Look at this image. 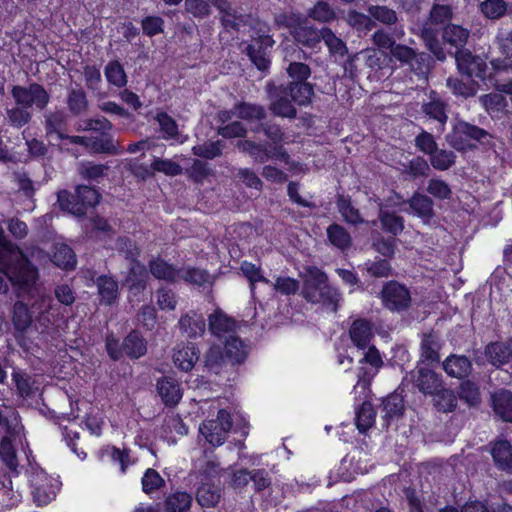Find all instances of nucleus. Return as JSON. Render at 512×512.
<instances>
[{
    "instance_id": "obj_1",
    "label": "nucleus",
    "mask_w": 512,
    "mask_h": 512,
    "mask_svg": "<svg viewBox=\"0 0 512 512\" xmlns=\"http://www.w3.org/2000/svg\"><path fill=\"white\" fill-rule=\"evenodd\" d=\"M0 271L21 289H28L37 279V269L23 251L9 241L0 228Z\"/></svg>"
},
{
    "instance_id": "obj_2",
    "label": "nucleus",
    "mask_w": 512,
    "mask_h": 512,
    "mask_svg": "<svg viewBox=\"0 0 512 512\" xmlns=\"http://www.w3.org/2000/svg\"><path fill=\"white\" fill-rule=\"evenodd\" d=\"M301 295L308 302L322 304L333 312L337 311L342 299L340 292L329 284L327 275L314 266L305 270Z\"/></svg>"
},
{
    "instance_id": "obj_3",
    "label": "nucleus",
    "mask_w": 512,
    "mask_h": 512,
    "mask_svg": "<svg viewBox=\"0 0 512 512\" xmlns=\"http://www.w3.org/2000/svg\"><path fill=\"white\" fill-rule=\"evenodd\" d=\"M282 17L285 26L289 28L290 34L298 44L313 49L321 42L322 29L318 30L310 25L307 19L294 14Z\"/></svg>"
},
{
    "instance_id": "obj_4",
    "label": "nucleus",
    "mask_w": 512,
    "mask_h": 512,
    "mask_svg": "<svg viewBox=\"0 0 512 512\" xmlns=\"http://www.w3.org/2000/svg\"><path fill=\"white\" fill-rule=\"evenodd\" d=\"M30 482L33 502L39 507L54 501L60 490L59 481L42 470L33 472Z\"/></svg>"
},
{
    "instance_id": "obj_5",
    "label": "nucleus",
    "mask_w": 512,
    "mask_h": 512,
    "mask_svg": "<svg viewBox=\"0 0 512 512\" xmlns=\"http://www.w3.org/2000/svg\"><path fill=\"white\" fill-rule=\"evenodd\" d=\"M383 306L392 312H403L410 308L412 297L409 289L397 281L386 282L380 292Z\"/></svg>"
},
{
    "instance_id": "obj_6",
    "label": "nucleus",
    "mask_w": 512,
    "mask_h": 512,
    "mask_svg": "<svg viewBox=\"0 0 512 512\" xmlns=\"http://www.w3.org/2000/svg\"><path fill=\"white\" fill-rule=\"evenodd\" d=\"M11 94L17 105H23L28 109L35 106L41 111L50 101L49 93L38 83H31L28 86L14 85Z\"/></svg>"
},
{
    "instance_id": "obj_7",
    "label": "nucleus",
    "mask_w": 512,
    "mask_h": 512,
    "mask_svg": "<svg viewBox=\"0 0 512 512\" xmlns=\"http://www.w3.org/2000/svg\"><path fill=\"white\" fill-rule=\"evenodd\" d=\"M231 427L230 414L225 409H220L216 419L204 421L200 425L199 431L211 445L220 446L225 442Z\"/></svg>"
},
{
    "instance_id": "obj_8",
    "label": "nucleus",
    "mask_w": 512,
    "mask_h": 512,
    "mask_svg": "<svg viewBox=\"0 0 512 512\" xmlns=\"http://www.w3.org/2000/svg\"><path fill=\"white\" fill-rule=\"evenodd\" d=\"M266 92L270 102L269 110L273 115L290 119L296 117L297 110L289 99V91L285 88V85L268 83L266 85Z\"/></svg>"
},
{
    "instance_id": "obj_9",
    "label": "nucleus",
    "mask_w": 512,
    "mask_h": 512,
    "mask_svg": "<svg viewBox=\"0 0 512 512\" xmlns=\"http://www.w3.org/2000/svg\"><path fill=\"white\" fill-rule=\"evenodd\" d=\"M220 13V22L225 30L239 31L242 26L252 25L254 22L250 14L232 6L227 0H209Z\"/></svg>"
},
{
    "instance_id": "obj_10",
    "label": "nucleus",
    "mask_w": 512,
    "mask_h": 512,
    "mask_svg": "<svg viewBox=\"0 0 512 512\" xmlns=\"http://www.w3.org/2000/svg\"><path fill=\"white\" fill-rule=\"evenodd\" d=\"M393 58L406 65L419 77H424L429 70V56L425 53H417L411 47L396 44L390 51Z\"/></svg>"
},
{
    "instance_id": "obj_11",
    "label": "nucleus",
    "mask_w": 512,
    "mask_h": 512,
    "mask_svg": "<svg viewBox=\"0 0 512 512\" xmlns=\"http://www.w3.org/2000/svg\"><path fill=\"white\" fill-rule=\"evenodd\" d=\"M407 378L424 395H433L444 385L441 374L419 365L409 373Z\"/></svg>"
},
{
    "instance_id": "obj_12",
    "label": "nucleus",
    "mask_w": 512,
    "mask_h": 512,
    "mask_svg": "<svg viewBox=\"0 0 512 512\" xmlns=\"http://www.w3.org/2000/svg\"><path fill=\"white\" fill-rule=\"evenodd\" d=\"M266 32L265 25H263V27L261 26L256 32L257 37L254 38V43L247 46L249 58L261 71L267 70L270 65V60L266 56L265 49L271 48L275 43L273 38Z\"/></svg>"
},
{
    "instance_id": "obj_13",
    "label": "nucleus",
    "mask_w": 512,
    "mask_h": 512,
    "mask_svg": "<svg viewBox=\"0 0 512 512\" xmlns=\"http://www.w3.org/2000/svg\"><path fill=\"white\" fill-rule=\"evenodd\" d=\"M455 61L460 73L468 77L483 78L485 74L486 64L479 56H474L468 50H457L455 53Z\"/></svg>"
},
{
    "instance_id": "obj_14",
    "label": "nucleus",
    "mask_w": 512,
    "mask_h": 512,
    "mask_svg": "<svg viewBox=\"0 0 512 512\" xmlns=\"http://www.w3.org/2000/svg\"><path fill=\"white\" fill-rule=\"evenodd\" d=\"M307 58L308 54L301 49H294L290 55L286 54L285 61L289 62L286 72L293 81L307 82L306 80L311 76V68L300 61Z\"/></svg>"
},
{
    "instance_id": "obj_15",
    "label": "nucleus",
    "mask_w": 512,
    "mask_h": 512,
    "mask_svg": "<svg viewBox=\"0 0 512 512\" xmlns=\"http://www.w3.org/2000/svg\"><path fill=\"white\" fill-rule=\"evenodd\" d=\"M32 312L37 313L36 320L43 327H48L59 315V306L49 295L40 296L32 304Z\"/></svg>"
},
{
    "instance_id": "obj_16",
    "label": "nucleus",
    "mask_w": 512,
    "mask_h": 512,
    "mask_svg": "<svg viewBox=\"0 0 512 512\" xmlns=\"http://www.w3.org/2000/svg\"><path fill=\"white\" fill-rule=\"evenodd\" d=\"M349 336L352 343L358 348L365 350L374 337V326L367 319H356L349 329Z\"/></svg>"
},
{
    "instance_id": "obj_17",
    "label": "nucleus",
    "mask_w": 512,
    "mask_h": 512,
    "mask_svg": "<svg viewBox=\"0 0 512 512\" xmlns=\"http://www.w3.org/2000/svg\"><path fill=\"white\" fill-rule=\"evenodd\" d=\"M178 327L183 335L188 338L201 337L206 329V323L202 314L194 310L181 315Z\"/></svg>"
},
{
    "instance_id": "obj_18",
    "label": "nucleus",
    "mask_w": 512,
    "mask_h": 512,
    "mask_svg": "<svg viewBox=\"0 0 512 512\" xmlns=\"http://www.w3.org/2000/svg\"><path fill=\"white\" fill-rule=\"evenodd\" d=\"M157 392L166 406H175L182 398L180 383L173 377L164 376L157 381Z\"/></svg>"
},
{
    "instance_id": "obj_19",
    "label": "nucleus",
    "mask_w": 512,
    "mask_h": 512,
    "mask_svg": "<svg viewBox=\"0 0 512 512\" xmlns=\"http://www.w3.org/2000/svg\"><path fill=\"white\" fill-rule=\"evenodd\" d=\"M443 370L452 378L463 379L470 375L472 363L464 355L451 354L442 363Z\"/></svg>"
},
{
    "instance_id": "obj_20",
    "label": "nucleus",
    "mask_w": 512,
    "mask_h": 512,
    "mask_svg": "<svg viewBox=\"0 0 512 512\" xmlns=\"http://www.w3.org/2000/svg\"><path fill=\"white\" fill-rule=\"evenodd\" d=\"M208 322L209 331L218 338L227 339L236 329L235 320L221 310H216L214 313L210 314Z\"/></svg>"
},
{
    "instance_id": "obj_21",
    "label": "nucleus",
    "mask_w": 512,
    "mask_h": 512,
    "mask_svg": "<svg viewBox=\"0 0 512 512\" xmlns=\"http://www.w3.org/2000/svg\"><path fill=\"white\" fill-rule=\"evenodd\" d=\"M491 455L498 469L512 473V446L508 441H496L491 448Z\"/></svg>"
},
{
    "instance_id": "obj_22",
    "label": "nucleus",
    "mask_w": 512,
    "mask_h": 512,
    "mask_svg": "<svg viewBox=\"0 0 512 512\" xmlns=\"http://www.w3.org/2000/svg\"><path fill=\"white\" fill-rule=\"evenodd\" d=\"M441 343L439 337L434 333L424 334L420 346V361L422 363H439Z\"/></svg>"
},
{
    "instance_id": "obj_23",
    "label": "nucleus",
    "mask_w": 512,
    "mask_h": 512,
    "mask_svg": "<svg viewBox=\"0 0 512 512\" xmlns=\"http://www.w3.org/2000/svg\"><path fill=\"white\" fill-rule=\"evenodd\" d=\"M489 362L497 367L512 361L509 340L507 342H492L485 348Z\"/></svg>"
},
{
    "instance_id": "obj_24",
    "label": "nucleus",
    "mask_w": 512,
    "mask_h": 512,
    "mask_svg": "<svg viewBox=\"0 0 512 512\" xmlns=\"http://www.w3.org/2000/svg\"><path fill=\"white\" fill-rule=\"evenodd\" d=\"M378 219L382 229L394 236L401 234L404 230V218L396 212L384 209L382 203H379Z\"/></svg>"
},
{
    "instance_id": "obj_25",
    "label": "nucleus",
    "mask_w": 512,
    "mask_h": 512,
    "mask_svg": "<svg viewBox=\"0 0 512 512\" xmlns=\"http://www.w3.org/2000/svg\"><path fill=\"white\" fill-rule=\"evenodd\" d=\"M285 88L289 91V95L296 104L305 106L310 104L314 95V87L311 83L303 81H291Z\"/></svg>"
},
{
    "instance_id": "obj_26",
    "label": "nucleus",
    "mask_w": 512,
    "mask_h": 512,
    "mask_svg": "<svg viewBox=\"0 0 512 512\" xmlns=\"http://www.w3.org/2000/svg\"><path fill=\"white\" fill-rule=\"evenodd\" d=\"M408 204L413 214L424 220H429L434 216V202L425 194L414 193L408 200Z\"/></svg>"
},
{
    "instance_id": "obj_27",
    "label": "nucleus",
    "mask_w": 512,
    "mask_h": 512,
    "mask_svg": "<svg viewBox=\"0 0 512 512\" xmlns=\"http://www.w3.org/2000/svg\"><path fill=\"white\" fill-rule=\"evenodd\" d=\"M147 278L148 273L146 267L136 260L130 263L124 285H126L130 290L139 292L144 290L146 287Z\"/></svg>"
},
{
    "instance_id": "obj_28",
    "label": "nucleus",
    "mask_w": 512,
    "mask_h": 512,
    "mask_svg": "<svg viewBox=\"0 0 512 512\" xmlns=\"http://www.w3.org/2000/svg\"><path fill=\"white\" fill-rule=\"evenodd\" d=\"M199 350L194 344H188L178 348L173 355L174 363L182 371H190L199 359Z\"/></svg>"
},
{
    "instance_id": "obj_29",
    "label": "nucleus",
    "mask_w": 512,
    "mask_h": 512,
    "mask_svg": "<svg viewBox=\"0 0 512 512\" xmlns=\"http://www.w3.org/2000/svg\"><path fill=\"white\" fill-rule=\"evenodd\" d=\"M67 125V115L62 110L49 111L44 114V127L48 136L63 137Z\"/></svg>"
},
{
    "instance_id": "obj_30",
    "label": "nucleus",
    "mask_w": 512,
    "mask_h": 512,
    "mask_svg": "<svg viewBox=\"0 0 512 512\" xmlns=\"http://www.w3.org/2000/svg\"><path fill=\"white\" fill-rule=\"evenodd\" d=\"M122 347L128 357L135 359L142 357L147 351L146 341L137 331H132L125 337Z\"/></svg>"
},
{
    "instance_id": "obj_31",
    "label": "nucleus",
    "mask_w": 512,
    "mask_h": 512,
    "mask_svg": "<svg viewBox=\"0 0 512 512\" xmlns=\"http://www.w3.org/2000/svg\"><path fill=\"white\" fill-rule=\"evenodd\" d=\"M493 409L504 421L512 422V393L500 390L492 396Z\"/></svg>"
},
{
    "instance_id": "obj_32",
    "label": "nucleus",
    "mask_w": 512,
    "mask_h": 512,
    "mask_svg": "<svg viewBox=\"0 0 512 512\" xmlns=\"http://www.w3.org/2000/svg\"><path fill=\"white\" fill-rule=\"evenodd\" d=\"M221 498L220 488L210 484L202 483L196 491V501L203 508L215 507Z\"/></svg>"
},
{
    "instance_id": "obj_33",
    "label": "nucleus",
    "mask_w": 512,
    "mask_h": 512,
    "mask_svg": "<svg viewBox=\"0 0 512 512\" xmlns=\"http://www.w3.org/2000/svg\"><path fill=\"white\" fill-rule=\"evenodd\" d=\"M191 494L184 491H175L164 500L165 512H187L192 504Z\"/></svg>"
},
{
    "instance_id": "obj_34",
    "label": "nucleus",
    "mask_w": 512,
    "mask_h": 512,
    "mask_svg": "<svg viewBox=\"0 0 512 512\" xmlns=\"http://www.w3.org/2000/svg\"><path fill=\"white\" fill-rule=\"evenodd\" d=\"M382 412L385 425L388 426L390 420L398 418L404 411V400L397 393L390 394L382 401Z\"/></svg>"
},
{
    "instance_id": "obj_35",
    "label": "nucleus",
    "mask_w": 512,
    "mask_h": 512,
    "mask_svg": "<svg viewBox=\"0 0 512 512\" xmlns=\"http://www.w3.org/2000/svg\"><path fill=\"white\" fill-rule=\"evenodd\" d=\"M224 351L225 357L233 364L242 363L248 355L247 346L240 338L233 335L226 339Z\"/></svg>"
},
{
    "instance_id": "obj_36",
    "label": "nucleus",
    "mask_w": 512,
    "mask_h": 512,
    "mask_svg": "<svg viewBox=\"0 0 512 512\" xmlns=\"http://www.w3.org/2000/svg\"><path fill=\"white\" fill-rule=\"evenodd\" d=\"M470 32L460 25L449 24L444 28L443 39L446 43L456 47L458 50L466 45Z\"/></svg>"
},
{
    "instance_id": "obj_37",
    "label": "nucleus",
    "mask_w": 512,
    "mask_h": 512,
    "mask_svg": "<svg viewBox=\"0 0 512 512\" xmlns=\"http://www.w3.org/2000/svg\"><path fill=\"white\" fill-rule=\"evenodd\" d=\"M66 103L69 111L74 116L81 115L88 110L87 95L80 87L69 89Z\"/></svg>"
},
{
    "instance_id": "obj_38",
    "label": "nucleus",
    "mask_w": 512,
    "mask_h": 512,
    "mask_svg": "<svg viewBox=\"0 0 512 512\" xmlns=\"http://www.w3.org/2000/svg\"><path fill=\"white\" fill-rule=\"evenodd\" d=\"M236 116L247 121H261L266 117V110L262 105L239 102L235 104Z\"/></svg>"
},
{
    "instance_id": "obj_39",
    "label": "nucleus",
    "mask_w": 512,
    "mask_h": 512,
    "mask_svg": "<svg viewBox=\"0 0 512 512\" xmlns=\"http://www.w3.org/2000/svg\"><path fill=\"white\" fill-rule=\"evenodd\" d=\"M52 261L56 266L63 269H73L76 265L73 250L64 243H56L54 245Z\"/></svg>"
},
{
    "instance_id": "obj_40",
    "label": "nucleus",
    "mask_w": 512,
    "mask_h": 512,
    "mask_svg": "<svg viewBox=\"0 0 512 512\" xmlns=\"http://www.w3.org/2000/svg\"><path fill=\"white\" fill-rule=\"evenodd\" d=\"M432 396H434V405L438 411L449 413L457 407L458 399L455 392L450 388H445L444 385Z\"/></svg>"
},
{
    "instance_id": "obj_41",
    "label": "nucleus",
    "mask_w": 512,
    "mask_h": 512,
    "mask_svg": "<svg viewBox=\"0 0 512 512\" xmlns=\"http://www.w3.org/2000/svg\"><path fill=\"white\" fill-rule=\"evenodd\" d=\"M150 273L159 280L176 282L178 269L168 264L163 259L157 258L149 262Z\"/></svg>"
},
{
    "instance_id": "obj_42",
    "label": "nucleus",
    "mask_w": 512,
    "mask_h": 512,
    "mask_svg": "<svg viewBox=\"0 0 512 512\" xmlns=\"http://www.w3.org/2000/svg\"><path fill=\"white\" fill-rule=\"evenodd\" d=\"M96 153H104L110 155H118L122 153L118 141H115L110 134H103L101 137L92 139L89 146Z\"/></svg>"
},
{
    "instance_id": "obj_43",
    "label": "nucleus",
    "mask_w": 512,
    "mask_h": 512,
    "mask_svg": "<svg viewBox=\"0 0 512 512\" xmlns=\"http://www.w3.org/2000/svg\"><path fill=\"white\" fill-rule=\"evenodd\" d=\"M307 16L319 23H330L337 18V13L329 3L318 1L308 10Z\"/></svg>"
},
{
    "instance_id": "obj_44",
    "label": "nucleus",
    "mask_w": 512,
    "mask_h": 512,
    "mask_svg": "<svg viewBox=\"0 0 512 512\" xmlns=\"http://www.w3.org/2000/svg\"><path fill=\"white\" fill-rule=\"evenodd\" d=\"M99 295L106 304H111L118 295V283L112 277L100 276L96 281Z\"/></svg>"
},
{
    "instance_id": "obj_45",
    "label": "nucleus",
    "mask_w": 512,
    "mask_h": 512,
    "mask_svg": "<svg viewBox=\"0 0 512 512\" xmlns=\"http://www.w3.org/2000/svg\"><path fill=\"white\" fill-rule=\"evenodd\" d=\"M327 237L332 245L341 250L349 248L352 244L350 234L339 224H331L327 228Z\"/></svg>"
},
{
    "instance_id": "obj_46",
    "label": "nucleus",
    "mask_w": 512,
    "mask_h": 512,
    "mask_svg": "<svg viewBox=\"0 0 512 512\" xmlns=\"http://www.w3.org/2000/svg\"><path fill=\"white\" fill-rule=\"evenodd\" d=\"M12 321L15 329L19 332H25L30 327L32 315L26 304L21 301L14 304Z\"/></svg>"
},
{
    "instance_id": "obj_47",
    "label": "nucleus",
    "mask_w": 512,
    "mask_h": 512,
    "mask_svg": "<svg viewBox=\"0 0 512 512\" xmlns=\"http://www.w3.org/2000/svg\"><path fill=\"white\" fill-rule=\"evenodd\" d=\"M76 197L79 201V205L84 210V215L90 207H94L99 203L100 193L95 188L86 185H79L75 189Z\"/></svg>"
},
{
    "instance_id": "obj_48",
    "label": "nucleus",
    "mask_w": 512,
    "mask_h": 512,
    "mask_svg": "<svg viewBox=\"0 0 512 512\" xmlns=\"http://www.w3.org/2000/svg\"><path fill=\"white\" fill-rule=\"evenodd\" d=\"M57 202L62 210L74 216L81 217L84 215V210L81 208V205H79L75 193L72 194L67 190L59 191L57 194Z\"/></svg>"
},
{
    "instance_id": "obj_49",
    "label": "nucleus",
    "mask_w": 512,
    "mask_h": 512,
    "mask_svg": "<svg viewBox=\"0 0 512 512\" xmlns=\"http://www.w3.org/2000/svg\"><path fill=\"white\" fill-rule=\"evenodd\" d=\"M0 457L6 467L13 473L17 472L18 460L12 440L8 436H4L0 443Z\"/></svg>"
},
{
    "instance_id": "obj_50",
    "label": "nucleus",
    "mask_w": 512,
    "mask_h": 512,
    "mask_svg": "<svg viewBox=\"0 0 512 512\" xmlns=\"http://www.w3.org/2000/svg\"><path fill=\"white\" fill-rule=\"evenodd\" d=\"M481 13L488 19L501 18L508 11V4L504 0H484L480 3Z\"/></svg>"
},
{
    "instance_id": "obj_51",
    "label": "nucleus",
    "mask_w": 512,
    "mask_h": 512,
    "mask_svg": "<svg viewBox=\"0 0 512 512\" xmlns=\"http://www.w3.org/2000/svg\"><path fill=\"white\" fill-rule=\"evenodd\" d=\"M356 426L361 433L372 427L375 421V411L371 403L364 401L356 411Z\"/></svg>"
},
{
    "instance_id": "obj_52",
    "label": "nucleus",
    "mask_w": 512,
    "mask_h": 512,
    "mask_svg": "<svg viewBox=\"0 0 512 512\" xmlns=\"http://www.w3.org/2000/svg\"><path fill=\"white\" fill-rule=\"evenodd\" d=\"M6 117L12 127L21 128L31 121L32 114L25 106L16 104V106L6 109Z\"/></svg>"
},
{
    "instance_id": "obj_53",
    "label": "nucleus",
    "mask_w": 512,
    "mask_h": 512,
    "mask_svg": "<svg viewBox=\"0 0 512 512\" xmlns=\"http://www.w3.org/2000/svg\"><path fill=\"white\" fill-rule=\"evenodd\" d=\"M12 380L15 383L17 393L23 398L31 397L34 393V380L30 375L21 370H14Z\"/></svg>"
},
{
    "instance_id": "obj_54",
    "label": "nucleus",
    "mask_w": 512,
    "mask_h": 512,
    "mask_svg": "<svg viewBox=\"0 0 512 512\" xmlns=\"http://www.w3.org/2000/svg\"><path fill=\"white\" fill-rule=\"evenodd\" d=\"M321 40L324 41L325 45L328 47L331 55L335 57H344L347 54L346 44L337 37L331 29L323 28L322 29V37Z\"/></svg>"
},
{
    "instance_id": "obj_55",
    "label": "nucleus",
    "mask_w": 512,
    "mask_h": 512,
    "mask_svg": "<svg viewBox=\"0 0 512 512\" xmlns=\"http://www.w3.org/2000/svg\"><path fill=\"white\" fill-rule=\"evenodd\" d=\"M109 166L106 164H96L93 162H83L79 164L78 172L83 179L90 181H99L106 176Z\"/></svg>"
},
{
    "instance_id": "obj_56",
    "label": "nucleus",
    "mask_w": 512,
    "mask_h": 512,
    "mask_svg": "<svg viewBox=\"0 0 512 512\" xmlns=\"http://www.w3.org/2000/svg\"><path fill=\"white\" fill-rule=\"evenodd\" d=\"M429 156L432 167L439 171H446L455 164L456 155L450 150L437 148Z\"/></svg>"
},
{
    "instance_id": "obj_57",
    "label": "nucleus",
    "mask_w": 512,
    "mask_h": 512,
    "mask_svg": "<svg viewBox=\"0 0 512 512\" xmlns=\"http://www.w3.org/2000/svg\"><path fill=\"white\" fill-rule=\"evenodd\" d=\"M337 208L344 220L347 223L357 225L363 223V219L360 216L358 209L352 206L349 198L339 196L337 199Z\"/></svg>"
},
{
    "instance_id": "obj_58",
    "label": "nucleus",
    "mask_w": 512,
    "mask_h": 512,
    "mask_svg": "<svg viewBox=\"0 0 512 512\" xmlns=\"http://www.w3.org/2000/svg\"><path fill=\"white\" fill-rule=\"evenodd\" d=\"M423 112L431 119L438 121L442 126L446 123L448 116L446 113V105L437 98H432L423 105Z\"/></svg>"
},
{
    "instance_id": "obj_59",
    "label": "nucleus",
    "mask_w": 512,
    "mask_h": 512,
    "mask_svg": "<svg viewBox=\"0 0 512 512\" xmlns=\"http://www.w3.org/2000/svg\"><path fill=\"white\" fill-rule=\"evenodd\" d=\"M178 280H183L187 283L201 286L208 282L209 274L205 270L199 268H181L178 269L177 281Z\"/></svg>"
},
{
    "instance_id": "obj_60",
    "label": "nucleus",
    "mask_w": 512,
    "mask_h": 512,
    "mask_svg": "<svg viewBox=\"0 0 512 512\" xmlns=\"http://www.w3.org/2000/svg\"><path fill=\"white\" fill-rule=\"evenodd\" d=\"M155 120L159 124L163 139L170 140L178 136V125L176 121L166 112L157 113Z\"/></svg>"
},
{
    "instance_id": "obj_61",
    "label": "nucleus",
    "mask_w": 512,
    "mask_h": 512,
    "mask_svg": "<svg viewBox=\"0 0 512 512\" xmlns=\"http://www.w3.org/2000/svg\"><path fill=\"white\" fill-rule=\"evenodd\" d=\"M105 76L109 83L117 87L127 84V77L122 65L118 61L109 62L105 68Z\"/></svg>"
},
{
    "instance_id": "obj_62",
    "label": "nucleus",
    "mask_w": 512,
    "mask_h": 512,
    "mask_svg": "<svg viewBox=\"0 0 512 512\" xmlns=\"http://www.w3.org/2000/svg\"><path fill=\"white\" fill-rule=\"evenodd\" d=\"M224 143L221 140L205 142L192 148L194 155L206 159H214L222 154Z\"/></svg>"
},
{
    "instance_id": "obj_63",
    "label": "nucleus",
    "mask_w": 512,
    "mask_h": 512,
    "mask_svg": "<svg viewBox=\"0 0 512 512\" xmlns=\"http://www.w3.org/2000/svg\"><path fill=\"white\" fill-rule=\"evenodd\" d=\"M459 398L469 406H476L481 401L478 386L470 380L462 382L459 386Z\"/></svg>"
},
{
    "instance_id": "obj_64",
    "label": "nucleus",
    "mask_w": 512,
    "mask_h": 512,
    "mask_svg": "<svg viewBox=\"0 0 512 512\" xmlns=\"http://www.w3.org/2000/svg\"><path fill=\"white\" fill-rule=\"evenodd\" d=\"M368 12L372 18L385 25H393L397 22L396 12L386 6H370Z\"/></svg>"
}]
</instances>
